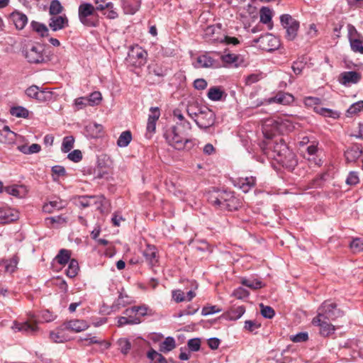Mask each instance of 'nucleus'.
Returning a JSON list of instances; mask_svg holds the SVG:
<instances>
[{"label":"nucleus","instance_id":"1","mask_svg":"<svg viewBox=\"0 0 363 363\" xmlns=\"http://www.w3.org/2000/svg\"><path fill=\"white\" fill-rule=\"evenodd\" d=\"M188 116L203 130H207L216 123L215 113L206 106H201L196 102L189 103L186 106Z\"/></svg>","mask_w":363,"mask_h":363},{"label":"nucleus","instance_id":"2","mask_svg":"<svg viewBox=\"0 0 363 363\" xmlns=\"http://www.w3.org/2000/svg\"><path fill=\"white\" fill-rule=\"evenodd\" d=\"M294 129L293 123L286 118H269L262 125V133L266 138H272L276 133H284Z\"/></svg>","mask_w":363,"mask_h":363},{"label":"nucleus","instance_id":"3","mask_svg":"<svg viewBox=\"0 0 363 363\" xmlns=\"http://www.w3.org/2000/svg\"><path fill=\"white\" fill-rule=\"evenodd\" d=\"M211 204L221 210L235 211L240 206V202L233 193L226 191L211 194L208 199Z\"/></svg>","mask_w":363,"mask_h":363},{"label":"nucleus","instance_id":"4","mask_svg":"<svg viewBox=\"0 0 363 363\" xmlns=\"http://www.w3.org/2000/svg\"><path fill=\"white\" fill-rule=\"evenodd\" d=\"M273 157L282 166L286 168H293L296 165L297 161L295 155L287 147L282 139L276 141L272 147Z\"/></svg>","mask_w":363,"mask_h":363},{"label":"nucleus","instance_id":"5","mask_svg":"<svg viewBox=\"0 0 363 363\" xmlns=\"http://www.w3.org/2000/svg\"><path fill=\"white\" fill-rule=\"evenodd\" d=\"M23 55L30 64H44L49 61L45 47L40 43L28 44L23 48Z\"/></svg>","mask_w":363,"mask_h":363},{"label":"nucleus","instance_id":"6","mask_svg":"<svg viewBox=\"0 0 363 363\" xmlns=\"http://www.w3.org/2000/svg\"><path fill=\"white\" fill-rule=\"evenodd\" d=\"M188 131L183 129L180 130L177 126H172L164 133V138L167 142L173 147L177 150L184 148L188 144H192V141L188 139Z\"/></svg>","mask_w":363,"mask_h":363},{"label":"nucleus","instance_id":"7","mask_svg":"<svg viewBox=\"0 0 363 363\" xmlns=\"http://www.w3.org/2000/svg\"><path fill=\"white\" fill-rule=\"evenodd\" d=\"M91 4L84 2L78 8V18L81 23L87 27H96L99 25L98 15Z\"/></svg>","mask_w":363,"mask_h":363},{"label":"nucleus","instance_id":"8","mask_svg":"<svg viewBox=\"0 0 363 363\" xmlns=\"http://www.w3.org/2000/svg\"><path fill=\"white\" fill-rule=\"evenodd\" d=\"M343 311L337 308V305L330 301H326L318 309V315H323L324 318L335 320L343 315Z\"/></svg>","mask_w":363,"mask_h":363},{"label":"nucleus","instance_id":"9","mask_svg":"<svg viewBox=\"0 0 363 363\" xmlns=\"http://www.w3.org/2000/svg\"><path fill=\"white\" fill-rule=\"evenodd\" d=\"M106 201V198L102 196H81L78 197V204L82 208H86L91 205H96V208L102 211L101 207Z\"/></svg>","mask_w":363,"mask_h":363},{"label":"nucleus","instance_id":"10","mask_svg":"<svg viewBox=\"0 0 363 363\" xmlns=\"http://www.w3.org/2000/svg\"><path fill=\"white\" fill-rule=\"evenodd\" d=\"M255 42L259 44L262 50L267 51L274 50L279 47V39L271 33L262 35Z\"/></svg>","mask_w":363,"mask_h":363},{"label":"nucleus","instance_id":"11","mask_svg":"<svg viewBox=\"0 0 363 363\" xmlns=\"http://www.w3.org/2000/svg\"><path fill=\"white\" fill-rule=\"evenodd\" d=\"M361 79L362 74L360 72L356 71H346L340 74L338 82L345 86H350L352 84H358Z\"/></svg>","mask_w":363,"mask_h":363},{"label":"nucleus","instance_id":"12","mask_svg":"<svg viewBox=\"0 0 363 363\" xmlns=\"http://www.w3.org/2000/svg\"><path fill=\"white\" fill-rule=\"evenodd\" d=\"M328 319L324 318L323 315H318L313 319V324L320 328V333L323 336H328L334 333L335 326L328 323Z\"/></svg>","mask_w":363,"mask_h":363},{"label":"nucleus","instance_id":"13","mask_svg":"<svg viewBox=\"0 0 363 363\" xmlns=\"http://www.w3.org/2000/svg\"><path fill=\"white\" fill-rule=\"evenodd\" d=\"M294 101V97L292 94L286 92L279 91L274 96L265 99L264 101L261 104H271L273 103H277L286 106L292 104Z\"/></svg>","mask_w":363,"mask_h":363},{"label":"nucleus","instance_id":"14","mask_svg":"<svg viewBox=\"0 0 363 363\" xmlns=\"http://www.w3.org/2000/svg\"><path fill=\"white\" fill-rule=\"evenodd\" d=\"M89 327V323L84 320L73 319L64 323V328L67 330L74 333H80L87 330Z\"/></svg>","mask_w":363,"mask_h":363},{"label":"nucleus","instance_id":"15","mask_svg":"<svg viewBox=\"0 0 363 363\" xmlns=\"http://www.w3.org/2000/svg\"><path fill=\"white\" fill-rule=\"evenodd\" d=\"M220 24L209 26L205 29L203 36L206 40L220 43L223 36L220 34Z\"/></svg>","mask_w":363,"mask_h":363},{"label":"nucleus","instance_id":"16","mask_svg":"<svg viewBox=\"0 0 363 363\" xmlns=\"http://www.w3.org/2000/svg\"><path fill=\"white\" fill-rule=\"evenodd\" d=\"M18 218V212L9 207H4L0 208V223L6 224Z\"/></svg>","mask_w":363,"mask_h":363},{"label":"nucleus","instance_id":"17","mask_svg":"<svg viewBox=\"0 0 363 363\" xmlns=\"http://www.w3.org/2000/svg\"><path fill=\"white\" fill-rule=\"evenodd\" d=\"M256 178L254 177H240L235 181V186L241 189L244 193L248 192L255 186Z\"/></svg>","mask_w":363,"mask_h":363},{"label":"nucleus","instance_id":"18","mask_svg":"<svg viewBox=\"0 0 363 363\" xmlns=\"http://www.w3.org/2000/svg\"><path fill=\"white\" fill-rule=\"evenodd\" d=\"M143 256L146 262L152 267L155 266L158 263V252L154 245H147L146 248L143 251Z\"/></svg>","mask_w":363,"mask_h":363},{"label":"nucleus","instance_id":"19","mask_svg":"<svg viewBox=\"0 0 363 363\" xmlns=\"http://www.w3.org/2000/svg\"><path fill=\"white\" fill-rule=\"evenodd\" d=\"M65 328H64V323L56 330L50 331L49 337L53 342L62 343L69 340L67 335L65 333Z\"/></svg>","mask_w":363,"mask_h":363},{"label":"nucleus","instance_id":"20","mask_svg":"<svg viewBox=\"0 0 363 363\" xmlns=\"http://www.w3.org/2000/svg\"><path fill=\"white\" fill-rule=\"evenodd\" d=\"M345 157L348 162H355L359 157H363V150L359 145H354L345 152Z\"/></svg>","mask_w":363,"mask_h":363},{"label":"nucleus","instance_id":"21","mask_svg":"<svg viewBox=\"0 0 363 363\" xmlns=\"http://www.w3.org/2000/svg\"><path fill=\"white\" fill-rule=\"evenodd\" d=\"M68 26V19L65 16H55L50 19L49 26L53 31H57Z\"/></svg>","mask_w":363,"mask_h":363},{"label":"nucleus","instance_id":"22","mask_svg":"<svg viewBox=\"0 0 363 363\" xmlns=\"http://www.w3.org/2000/svg\"><path fill=\"white\" fill-rule=\"evenodd\" d=\"M12 328L16 331L24 332L32 335L35 334L38 330V326L35 323H30L28 322H14Z\"/></svg>","mask_w":363,"mask_h":363},{"label":"nucleus","instance_id":"23","mask_svg":"<svg viewBox=\"0 0 363 363\" xmlns=\"http://www.w3.org/2000/svg\"><path fill=\"white\" fill-rule=\"evenodd\" d=\"M173 116L177 120L176 125L177 128H182L184 131H190L191 130V125L189 121H187L182 111L179 109H175L173 111Z\"/></svg>","mask_w":363,"mask_h":363},{"label":"nucleus","instance_id":"24","mask_svg":"<svg viewBox=\"0 0 363 363\" xmlns=\"http://www.w3.org/2000/svg\"><path fill=\"white\" fill-rule=\"evenodd\" d=\"M10 18L18 30H22L24 28L28 23V18L26 15L19 11H13L11 13Z\"/></svg>","mask_w":363,"mask_h":363},{"label":"nucleus","instance_id":"25","mask_svg":"<svg viewBox=\"0 0 363 363\" xmlns=\"http://www.w3.org/2000/svg\"><path fill=\"white\" fill-rule=\"evenodd\" d=\"M245 312V308L243 306H233L223 314L225 319L229 320H236L240 318Z\"/></svg>","mask_w":363,"mask_h":363},{"label":"nucleus","instance_id":"26","mask_svg":"<svg viewBox=\"0 0 363 363\" xmlns=\"http://www.w3.org/2000/svg\"><path fill=\"white\" fill-rule=\"evenodd\" d=\"M215 65L214 60L208 55H202L196 58V61L194 63L195 68H209Z\"/></svg>","mask_w":363,"mask_h":363},{"label":"nucleus","instance_id":"27","mask_svg":"<svg viewBox=\"0 0 363 363\" xmlns=\"http://www.w3.org/2000/svg\"><path fill=\"white\" fill-rule=\"evenodd\" d=\"M105 9H107L108 11L104 13V15H105L107 18L116 19V18H118V14L116 9L114 8V5L112 2H108L104 4H99L96 6V11H102Z\"/></svg>","mask_w":363,"mask_h":363},{"label":"nucleus","instance_id":"28","mask_svg":"<svg viewBox=\"0 0 363 363\" xmlns=\"http://www.w3.org/2000/svg\"><path fill=\"white\" fill-rule=\"evenodd\" d=\"M147 52L140 46L133 47L131 49L129 56L138 60L139 65H143L146 62Z\"/></svg>","mask_w":363,"mask_h":363},{"label":"nucleus","instance_id":"29","mask_svg":"<svg viewBox=\"0 0 363 363\" xmlns=\"http://www.w3.org/2000/svg\"><path fill=\"white\" fill-rule=\"evenodd\" d=\"M65 206V202L60 199L50 201L49 203L44 204L43 210L44 212L51 213L56 210H60Z\"/></svg>","mask_w":363,"mask_h":363},{"label":"nucleus","instance_id":"30","mask_svg":"<svg viewBox=\"0 0 363 363\" xmlns=\"http://www.w3.org/2000/svg\"><path fill=\"white\" fill-rule=\"evenodd\" d=\"M131 301V298L129 296L124 294L123 292H121L118 298L111 306V309L113 311H117L121 308L125 307L126 305L130 304Z\"/></svg>","mask_w":363,"mask_h":363},{"label":"nucleus","instance_id":"31","mask_svg":"<svg viewBox=\"0 0 363 363\" xmlns=\"http://www.w3.org/2000/svg\"><path fill=\"white\" fill-rule=\"evenodd\" d=\"M150 111L152 115H150L147 120V130L149 132H154L156 128V121L160 117V110L157 107H151Z\"/></svg>","mask_w":363,"mask_h":363},{"label":"nucleus","instance_id":"32","mask_svg":"<svg viewBox=\"0 0 363 363\" xmlns=\"http://www.w3.org/2000/svg\"><path fill=\"white\" fill-rule=\"evenodd\" d=\"M4 191L9 195L19 198L25 196L27 192L26 187L21 185L8 186L4 188Z\"/></svg>","mask_w":363,"mask_h":363},{"label":"nucleus","instance_id":"33","mask_svg":"<svg viewBox=\"0 0 363 363\" xmlns=\"http://www.w3.org/2000/svg\"><path fill=\"white\" fill-rule=\"evenodd\" d=\"M71 257V252L66 249H61L56 255L55 259L57 263L65 265L69 262Z\"/></svg>","mask_w":363,"mask_h":363},{"label":"nucleus","instance_id":"34","mask_svg":"<svg viewBox=\"0 0 363 363\" xmlns=\"http://www.w3.org/2000/svg\"><path fill=\"white\" fill-rule=\"evenodd\" d=\"M299 26V22L297 21L291 22V25L287 27L286 29V38L287 40H294L296 38Z\"/></svg>","mask_w":363,"mask_h":363},{"label":"nucleus","instance_id":"35","mask_svg":"<svg viewBox=\"0 0 363 363\" xmlns=\"http://www.w3.org/2000/svg\"><path fill=\"white\" fill-rule=\"evenodd\" d=\"M86 341L87 343L86 345H90L91 344H98L100 345H104L106 348L109 347L110 344L104 340H99L96 336H91V334H88L86 337H80L79 342Z\"/></svg>","mask_w":363,"mask_h":363},{"label":"nucleus","instance_id":"36","mask_svg":"<svg viewBox=\"0 0 363 363\" xmlns=\"http://www.w3.org/2000/svg\"><path fill=\"white\" fill-rule=\"evenodd\" d=\"M314 111L323 116L333 118H337L340 116L339 113L336 111L320 106H315Z\"/></svg>","mask_w":363,"mask_h":363},{"label":"nucleus","instance_id":"37","mask_svg":"<svg viewBox=\"0 0 363 363\" xmlns=\"http://www.w3.org/2000/svg\"><path fill=\"white\" fill-rule=\"evenodd\" d=\"M132 140V134L130 130H125L121 133L118 140L117 145L120 147H127Z\"/></svg>","mask_w":363,"mask_h":363},{"label":"nucleus","instance_id":"38","mask_svg":"<svg viewBox=\"0 0 363 363\" xmlns=\"http://www.w3.org/2000/svg\"><path fill=\"white\" fill-rule=\"evenodd\" d=\"M176 347L175 340L172 337H167L160 344V350L162 352H168L172 351Z\"/></svg>","mask_w":363,"mask_h":363},{"label":"nucleus","instance_id":"39","mask_svg":"<svg viewBox=\"0 0 363 363\" xmlns=\"http://www.w3.org/2000/svg\"><path fill=\"white\" fill-rule=\"evenodd\" d=\"M239 55L233 53H228L221 56V60L224 63L235 67L239 65Z\"/></svg>","mask_w":363,"mask_h":363},{"label":"nucleus","instance_id":"40","mask_svg":"<svg viewBox=\"0 0 363 363\" xmlns=\"http://www.w3.org/2000/svg\"><path fill=\"white\" fill-rule=\"evenodd\" d=\"M224 92L220 88L217 86L211 87L208 89L207 96L211 101H219L222 99Z\"/></svg>","mask_w":363,"mask_h":363},{"label":"nucleus","instance_id":"41","mask_svg":"<svg viewBox=\"0 0 363 363\" xmlns=\"http://www.w3.org/2000/svg\"><path fill=\"white\" fill-rule=\"evenodd\" d=\"M79 264L78 262L72 259L69 261L67 269H66V274L69 278L75 277L79 272Z\"/></svg>","mask_w":363,"mask_h":363},{"label":"nucleus","instance_id":"42","mask_svg":"<svg viewBox=\"0 0 363 363\" xmlns=\"http://www.w3.org/2000/svg\"><path fill=\"white\" fill-rule=\"evenodd\" d=\"M347 29L349 42L353 41V40H359L363 38V35L356 29L353 25L347 24Z\"/></svg>","mask_w":363,"mask_h":363},{"label":"nucleus","instance_id":"43","mask_svg":"<svg viewBox=\"0 0 363 363\" xmlns=\"http://www.w3.org/2000/svg\"><path fill=\"white\" fill-rule=\"evenodd\" d=\"M89 106H95L99 105L102 101V95L100 91H93L87 97Z\"/></svg>","mask_w":363,"mask_h":363},{"label":"nucleus","instance_id":"44","mask_svg":"<svg viewBox=\"0 0 363 363\" xmlns=\"http://www.w3.org/2000/svg\"><path fill=\"white\" fill-rule=\"evenodd\" d=\"M260 22L264 24L271 23L272 18V12L268 7H262L259 12Z\"/></svg>","mask_w":363,"mask_h":363},{"label":"nucleus","instance_id":"45","mask_svg":"<svg viewBox=\"0 0 363 363\" xmlns=\"http://www.w3.org/2000/svg\"><path fill=\"white\" fill-rule=\"evenodd\" d=\"M10 113L12 116L18 118H26L29 116V111L28 109L23 106H15L11 108Z\"/></svg>","mask_w":363,"mask_h":363},{"label":"nucleus","instance_id":"46","mask_svg":"<svg viewBox=\"0 0 363 363\" xmlns=\"http://www.w3.org/2000/svg\"><path fill=\"white\" fill-rule=\"evenodd\" d=\"M74 138L73 136H66L63 138L62 143V152L67 153L69 152L74 147Z\"/></svg>","mask_w":363,"mask_h":363},{"label":"nucleus","instance_id":"47","mask_svg":"<svg viewBox=\"0 0 363 363\" xmlns=\"http://www.w3.org/2000/svg\"><path fill=\"white\" fill-rule=\"evenodd\" d=\"M147 357L153 363H167L166 359L160 353L154 350H151L148 352Z\"/></svg>","mask_w":363,"mask_h":363},{"label":"nucleus","instance_id":"48","mask_svg":"<svg viewBox=\"0 0 363 363\" xmlns=\"http://www.w3.org/2000/svg\"><path fill=\"white\" fill-rule=\"evenodd\" d=\"M142 320L140 318L130 319L127 316H121L118 318L117 325L122 327L125 325H137L140 323Z\"/></svg>","mask_w":363,"mask_h":363},{"label":"nucleus","instance_id":"49","mask_svg":"<svg viewBox=\"0 0 363 363\" xmlns=\"http://www.w3.org/2000/svg\"><path fill=\"white\" fill-rule=\"evenodd\" d=\"M18 263V259L16 256L10 259L5 260L4 262L5 271L9 273H13L16 270Z\"/></svg>","mask_w":363,"mask_h":363},{"label":"nucleus","instance_id":"50","mask_svg":"<svg viewBox=\"0 0 363 363\" xmlns=\"http://www.w3.org/2000/svg\"><path fill=\"white\" fill-rule=\"evenodd\" d=\"M53 93L48 89H39L38 101L40 102L50 101L52 99Z\"/></svg>","mask_w":363,"mask_h":363},{"label":"nucleus","instance_id":"51","mask_svg":"<svg viewBox=\"0 0 363 363\" xmlns=\"http://www.w3.org/2000/svg\"><path fill=\"white\" fill-rule=\"evenodd\" d=\"M31 26L33 30L39 33L42 37L47 36L48 35V29L45 25L38 22L32 21Z\"/></svg>","mask_w":363,"mask_h":363},{"label":"nucleus","instance_id":"52","mask_svg":"<svg viewBox=\"0 0 363 363\" xmlns=\"http://www.w3.org/2000/svg\"><path fill=\"white\" fill-rule=\"evenodd\" d=\"M242 284L252 289H258L263 287V284L261 281L257 279H242Z\"/></svg>","mask_w":363,"mask_h":363},{"label":"nucleus","instance_id":"53","mask_svg":"<svg viewBox=\"0 0 363 363\" xmlns=\"http://www.w3.org/2000/svg\"><path fill=\"white\" fill-rule=\"evenodd\" d=\"M63 10V7L58 0H52L50 2L49 13L50 15L57 16Z\"/></svg>","mask_w":363,"mask_h":363},{"label":"nucleus","instance_id":"54","mask_svg":"<svg viewBox=\"0 0 363 363\" xmlns=\"http://www.w3.org/2000/svg\"><path fill=\"white\" fill-rule=\"evenodd\" d=\"M89 106L86 97L81 96L75 99L73 102V106L75 111H79Z\"/></svg>","mask_w":363,"mask_h":363},{"label":"nucleus","instance_id":"55","mask_svg":"<svg viewBox=\"0 0 363 363\" xmlns=\"http://www.w3.org/2000/svg\"><path fill=\"white\" fill-rule=\"evenodd\" d=\"M349 43L350 48L354 52L363 55V38L353 40V41Z\"/></svg>","mask_w":363,"mask_h":363},{"label":"nucleus","instance_id":"56","mask_svg":"<svg viewBox=\"0 0 363 363\" xmlns=\"http://www.w3.org/2000/svg\"><path fill=\"white\" fill-rule=\"evenodd\" d=\"M306 106L312 108L314 110L315 106H320L321 100L317 97L307 96L303 100Z\"/></svg>","mask_w":363,"mask_h":363},{"label":"nucleus","instance_id":"57","mask_svg":"<svg viewBox=\"0 0 363 363\" xmlns=\"http://www.w3.org/2000/svg\"><path fill=\"white\" fill-rule=\"evenodd\" d=\"M363 111V101L352 104L347 111V116H352Z\"/></svg>","mask_w":363,"mask_h":363},{"label":"nucleus","instance_id":"58","mask_svg":"<svg viewBox=\"0 0 363 363\" xmlns=\"http://www.w3.org/2000/svg\"><path fill=\"white\" fill-rule=\"evenodd\" d=\"M119 350L123 354H127L131 347L130 341L126 338H121L118 340Z\"/></svg>","mask_w":363,"mask_h":363},{"label":"nucleus","instance_id":"59","mask_svg":"<svg viewBox=\"0 0 363 363\" xmlns=\"http://www.w3.org/2000/svg\"><path fill=\"white\" fill-rule=\"evenodd\" d=\"M350 247L354 252H359L363 250V239L354 238L351 242Z\"/></svg>","mask_w":363,"mask_h":363},{"label":"nucleus","instance_id":"60","mask_svg":"<svg viewBox=\"0 0 363 363\" xmlns=\"http://www.w3.org/2000/svg\"><path fill=\"white\" fill-rule=\"evenodd\" d=\"M259 306L261 308V314L264 318L271 319L274 316L275 313L272 307L264 306L263 303H261Z\"/></svg>","mask_w":363,"mask_h":363},{"label":"nucleus","instance_id":"61","mask_svg":"<svg viewBox=\"0 0 363 363\" xmlns=\"http://www.w3.org/2000/svg\"><path fill=\"white\" fill-rule=\"evenodd\" d=\"M222 311L221 308L217 306H204L201 311V315L203 316L212 315L216 313H219Z\"/></svg>","mask_w":363,"mask_h":363},{"label":"nucleus","instance_id":"62","mask_svg":"<svg viewBox=\"0 0 363 363\" xmlns=\"http://www.w3.org/2000/svg\"><path fill=\"white\" fill-rule=\"evenodd\" d=\"M240 40L235 37H231L228 35H223L220 43H223L227 45H238L240 44Z\"/></svg>","mask_w":363,"mask_h":363},{"label":"nucleus","instance_id":"63","mask_svg":"<svg viewBox=\"0 0 363 363\" xmlns=\"http://www.w3.org/2000/svg\"><path fill=\"white\" fill-rule=\"evenodd\" d=\"M293 21H297V20L294 19L289 14H283L280 16V22L284 29H286L287 27H289L291 25V22Z\"/></svg>","mask_w":363,"mask_h":363},{"label":"nucleus","instance_id":"64","mask_svg":"<svg viewBox=\"0 0 363 363\" xmlns=\"http://www.w3.org/2000/svg\"><path fill=\"white\" fill-rule=\"evenodd\" d=\"M359 182V178L358 173L354 171L350 172L346 179V184L348 185H356Z\"/></svg>","mask_w":363,"mask_h":363}]
</instances>
